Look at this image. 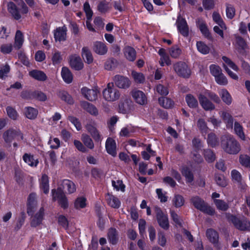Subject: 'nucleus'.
I'll return each instance as SVG.
<instances>
[{
  "instance_id": "nucleus-1",
  "label": "nucleus",
  "mask_w": 250,
  "mask_h": 250,
  "mask_svg": "<svg viewBox=\"0 0 250 250\" xmlns=\"http://www.w3.org/2000/svg\"><path fill=\"white\" fill-rule=\"evenodd\" d=\"M221 145L224 151L229 154H236L241 150L239 143L229 135L222 137Z\"/></svg>"
},
{
  "instance_id": "nucleus-2",
  "label": "nucleus",
  "mask_w": 250,
  "mask_h": 250,
  "mask_svg": "<svg viewBox=\"0 0 250 250\" xmlns=\"http://www.w3.org/2000/svg\"><path fill=\"white\" fill-rule=\"evenodd\" d=\"M104 99L109 102L117 100L120 96L119 90L114 86L113 83L107 84V87L103 91Z\"/></svg>"
},
{
  "instance_id": "nucleus-3",
  "label": "nucleus",
  "mask_w": 250,
  "mask_h": 250,
  "mask_svg": "<svg viewBox=\"0 0 250 250\" xmlns=\"http://www.w3.org/2000/svg\"><path fill=\"white\" fill-rule=\"evenodd\" d=\"M191 202L194 206L198 209L209 215H212L214 213V210L210 206H207L198 196H194L191 198Z\"/></svg>"
},
{
  "instance_id": "nucleus-4",
  "label": "nucleus",
  "mask_w": 250,
  "mask_h": 250,
  "mask_svg": "<svg viewBox=\"0 0 250 250\" xmlns=\"http://www.w3.org/2000/svg\"><path fill=\"white\" fill-rule=\"evenodd\" d=\"M3 138L7 143H11L13 140H22L23 135L21 131L17 128H9L3 134Z\"/></svg>"
},
{
  "instance_id": "nucleus-5",
  "label": "nucleus",
  "mask_w": 250,
  "mask_h": 250,
  "mask_svg": "<svg viewBox=\"0 0 250 250\" xmlns=\"http://www.w3.org/2000/svg\"><path fill=\"white\" fill-rule=\"evenodd\" d=\"M222 60L224 62L223 67L224 68L225 70L227 72L228 75L232 79L237 80L238 79V77L237 75L232 72L229 69V68H230L234 71L237 72L239 70V68L238 67V66L230 59L228 58L227 57L223 56L222 57Z\"/></svg>"
},
{
  "instance_id": "nucleus-6",
  "label": "nucleus",
  "mask_w": 250,
  "mask_h": 250,
  "mask_svg": "<svg viewBox=\"0 0 250 250\" xmlns=\"http://www.w3.org/2000/svg\"><path fill=\"white\" fill-rule=\"evenodd\" d=\"M52 194L53 199L55 201L57 200L62 208L64 209L68 208V200L61 188H58L57 190L53 189Z\"/></svg>"
},
{
  "instance_id": "nucleus-7",
  "label": "nucleus",
  "mask_w": 250,
  "mask_h": 250,
  "mask_svg": "<svg viewBox=\"0 0 250 250\" xmlns=\"http://www.w3.org/2000/svg\"><path fill=\"white\" fill-rule=\"evenodd\" d=\"M229 219L237 229L241 230H250V222L245 218L240 220L237 217L231 215Z\"/></svg>"
},
{
  "instance_id": "nucleus-8",
  "label": "nucleus",
  "mask_w": 250,
  "mask_h": 250,
  "mask_svg": "<svg viewBox=\"0 0 250 250\" xmlns=\"http://www.w3.org/2000/svg\"><path fill=\"white\" fill-rule=\"evenodd\" d=\"M155 212L159 226L164 229H167L169 226L167 215L164 213L162 209L157 207L155 208Z\"/></svg>"
},
{
  "instance_id": "nucleus-9",
  "label": "nucleus",
  "mask_w": 250,
  "mask_h": 250,
  "mask_svg": "<svg viewBox=\"0 0 250 250\" xmlns=\"http://www.w3.org/2000/svg\"><path fill=\"white\" fill-rule=\"evenodd\" d=\"M193 150L192 151V158L196 163H201L203 161L201 156L198 153V151L203 147L201 140L198 138H194L192 141Z\"/></svg>"
},
{
  "instance_id": "nucleus-10",
  "label": "nucleus",
  "mask_w": 250,
  "mask_h": 250,
  "mask_svg": "<svg viewBox=\"0 0 250 250\" xmlns=\"http://www.w3.org/2000/svg\"><path fill=\"white\" fill-rule=\"evenodd\" d=\"M174 69L179 76L188 78L190 75V71L187 64L183 62H178L174 64Z\"/></svg>"
},
{
  "instance_id": "nucleus-11",
  "label": "nucleus",
  "mask_w": 250,
  "mask_h": 250,
  "mask_svg": "<svg viewBox=\"0 0 250 250\" xmlns=\"http://www.w3.org/2000/svg\"><path fill=\"white\" fill-rule=\"evenodd\" d=\"M131 95L136 103L144 105L147 103V100L146 94L139 90L134 89L131 92Z\"/></svg>"
},
{
  "instance_id": "nucleus-12",
  "label": "nucleus",
  "mask_w": 250,
  "mask_h": 250,
  "mask_svg": "<svg viewBox=\"0 0 250 250\" xmlns=\"http://www.w3.org/2000/svg\"><path fill=\"white\" fill-rule=\"evenodd\" d=\"M199 103L202 107L206 110H212L215 109V105L206 97L202 91L198 95Z\"/></svg>"
},
{
  "instance_id": "nucleus-13",
  "label": "nucleus",
  "mask_w": 250,
  "mask_h": 250,
  "mask_svg": "<svg viewBox=\"0 0 250 250\" xmlns=\"http://www.w3.org/2000/svg\"><path fill=\"white\" fill-rule=\"evenodd\" d=\"M113 81L116 85L120 88H127L131 83L128 78L121 75H116Z\"/></svg>"
},
{
  "instance_id": "nucleus-14",
  "label": "nucleus",
  "mask_w": 250,
  "mask_h": 250,
  "mask_svg": "<svg viewBox=\"0 0 250 250\" xmlns=\"http://www.w3.org/2000/svg\"><path fill=\"white\" fill-rule=\"evenodd\" d=\"M176 24L179 32L183 36H187L188 34V28L186 20L179 17Z\"/></svg>"
},
{
  "instance_id": "nucleus-15",
  "label": "nucleus",
  "mask_w": 250,
  "mask_h": 250,
  "mask_svg": "<svg viewBox=\"0 0 250 250\" xmlns=\"http://www.w3.org/2000/svg\"><path fill=\"white\" fill-rule=\"evenodd\" d=\"M36 198V194L34 193L30 194L28 197L27 212L29 215L33 214L37 207Z\"/></svg>"
},
{
  "instance_id": "nucleus-16",
  "label": "nucleus",
  "mask_w": 250,
  "mask_h": 250,
  "mask_svg": "<svg viewBox=\"0 0 250 250\" xmlns=\"http://www.w3.org/2000/svg\"><path fill=\"white\" fill-rule=\"evenodd\" d=\"M69 63L71 67L76 70H81L83 67V64L81 58L76 55L70 57Z\"/></svg>"
},
{
  "instance_id": "nucleus-17",
  "label": "nucleus",
  "mask_w": 250,
  "mask_h": 250,
  "mask_svg": "<svg viewBox=\"0 0 250 250\" xmlns=\"http://www.w3.org/2000/svg\"><path fill=\"white\" fill-rule=\"evenodd\" d=\"M81 92L83 95L89 101L95 100L97 98L98 91L97 89L83 87L81 89Z\"/></svg>"
},
{
  "instance_id": "nucleus-18",
  "label": "nucleus",
  "mask_w": 250,
  "mask_h": 250,
  "mask_svg": "<svg viewBox=\"0 0 250 250\" xmlns=\"http://www.w3.org/2000/svg\"><path fill=\"white\" fill-rule=\"evenodd\" d=\"M132 102L129 99L122 100L119 104V111L123 114H126L131 110Z\"/></svg>"
},
{
  "instance_id": "nucleus-19",
  "label": "nucleus",
  "mask_w": 250,
  "mask_h": 250,
  "mask_svg": "<svg viewBox=\"0 0 250 250\" xmlns=\"http://www.w3.org/2000/svg\"><path fill=\"white\" fill-rule=\"evenodd\" d=\"M44 211V208H41L32 217L31 222V225L32 227H36L42 223L43 219Z\"/></svg>"
},
{
  "instance_id": "nucleus-20",
  "label": "nucleus",
  "mask_w": 250,
  "mask_h": 250,
  "mask_svg": "<svg viewBox=\"0 0 250 250\" xmlns=\"http://www.w3.org/2000/svg\"><path fill=\"white\" fill-rule=\"evenodd\" d=\"M74 208L78 210L84 208L87 205V200L84 195H79L74 201Z\"/></svg>"
},
{
  "instance_id": "nucleus-21",
  "label": "nucleus",
  "mask_w": 250,
  "mask_h": 250,
  "mask_svg": "<svg viewBox=\"0 0 250 250\" xmlns=\"http://www.w3.org/2000/svg\"><path fill=\"white\" fill-rule=\"evenodd\" d=\"M105 148L108 154L113 157L116 156V144L114 140L111 138H108L106 141Z\"/></svg>"
},
{
  "instance_id": "nucleus-22",
  "label": "nucleus",
  "mask_w": 250,
  "mask_h": 250,
  "mask_svg": "<svg viewBox=\"0 0 250 250\" xmlns=\"http://www.w3.org/2000/svg\"><path fill=\"white\" fill-rule=\"evenodd\" d=\"M93 51L97 54L104 55L107 52L106 45L103 42L97 41L93 44Z\"/></svg>"
},
{
  "instance_id": "nucleus-23",
  "label": "nucleus",
  "mask_w": 250,
  "mask_h": 250,
  "mask_svg": "<svg viewBox=\"0 0 250 250\" xmlns=\"http://www.w3.org/2000/svg\"><path fill=\"white\" fill-rule=\"evenodd\" d=\"M67 29L65 26L59 27L54 31V36L56 41H64L66 37Z\"/></svg>"
},
{
  "instance_id": "nucleus-24",
  "label": "nucleus",
  "mask_w": 250,
  "mask_h": 250,
  "mask_svg": "<svg viewBox=\"0 0 250 250\" xmlns=\"http://www.w3.org/2000/svg\"><path fill=\"white\" fill-rule=\"evenodd\" d=\"M160 56L159 63L161 66H164L165 65H169L171 64V61L168 55L167 54L165 49L161 48L158 52Z\"/></svg>"
},
{
  "instance_id": "nucleus-25",
  "label": "nucleus",
  "mask_w": 250,
  "mask_h": 250,
  "mask_svg": "<svg viewBox=\"0 0 250 250\" xmlns=\"http://www.w3.org/2000/svg\"><path fill=\"white\" fill-rule=\"evenodd\" d=\"M29 75L33 79L39 81L44 82L47 79L46 74L41 70H33L29 72Z\"/></svg>"
},
{
  "instance_id": "nucleus-26",
  "label": "nucleus",
  "mask_w": 250,
  "mask_h": 250,
  "mask_svg": "<svg viewBox=\"0 0 250 250\" xmlns=\"http://www.w3.org/2000/svg\"><path fill=\"white\" fill-rule=\"evenodd\" d=\"M106 199L109 206L115 208L120 207L121 202L119 199L115 196L108 193L106 196Z\"/></svg>"
},
{
  "instance_id": "nucleus-27",
  "label": "nucleus",
  "mask_w": 250,
  "mask_h": 250,
  "mask_svg": "<svg viewBox=\"0 0 250 250\" xmlns=\"http://www.w3.org/2000/svg\"><path fill=\"white\" fill-rule=\"evenodd\" d=\"M7 9L15 19L18 20L21 18V15L16 5L13 2H10L7 4Z\"/></svg>"
},
{
  "instance_id": "nucleus-28",
  "label": "nucleus",
  "mask_w": 250,
  "mask_h": 250,
  "mask_svg": "<svg viewBox=\"0 0 250 250\" xmlns=\"http://www.w3.org/2000/svg\"><path fill=\"white\" fill-rule=\"evenodd\" d=\"M81 105L84 110L87 111L90 114L94 116H96L98 114V111L96 107L87 102H82L81 103Z\"/></svg>"
},
{
  "instance_id": "nucleus-29",
  "label": "nucleus",
  "mask_w": 250,
  "mask_h": 250,
  "mask_svg": "<svg viewBox=\"0 0 250 250\" xmlns=\"http://www.w3.org/2000/svg\"><path fill=\"white\" fill-rule=\"evenodd\" d=\"M196 23L202 34L206 37H209L210 33L205 21L201 19H199Z\"/></svg>"
},
{
  "instance_id": "nucleus-30",
  "label": "nucleus",
  "mask_w": 250,
  "mask_h": 250,
  "mask_svg": "<svg viewBox=\"0 0 250 250\" xmlns=\"http://www.w3.org/2000/svg\"><path fill=\"white\" fill-rule=\"evenodd\" d=\"M61 76L64 82L67 83H70L73 81V75L70 70L65 67L62 69Z\"/></svg>"
},
{
  "instance_id": "nucleus-31",
  "label": "nucleus",
  "mask_w": 250,
  "mask_h": 250,
  "mask_svg": "<svg viewBox=\"0 0 250 250\" xmlns=\"http://www.w3.org/2000/svg\"><path fill=\"white\" fill-rule=\"evenodd\" d=\"M23 160L25 163L32 167H36L39 163L38 159L35 158L33 155L25 153L23 156Z\"/></svg>"
},
{
  "instance_id": "nucleus-32",
  "label": "nucleus",
  "mask_w": 250,
  "mask_h": 250,
  "mask_svg": "<svg viewBox=\"0 0 250 250\" xmlns=\"http://www.w3.org/2000/svg\"><path fill=\"white\" fill-rule=\"evenodd\" d=\"M57 95L62 100L64 101L68 104H72L74 103V100L71 96L65 91H59L57 92Z\"/></svg>"
},
{
  "instance_id": "nucleus-33",
  "label": "nucleus",
  "mask_w": 250,
  "mask_h": 250,
  "mask_svg": "<svg viewBox=\"0 0 250 250\" xmlns=\"http://www.w3.org/2000/svg\"><path fill=\"white\" fill-rule=\"evenodd\" d=\"M111 8L109 3L105 0H102L99 2L97 9L102 14H105L108 12Z\"/></svg>"
},
{
  "instance_id": "nucleus-34",
  "label": "nucleus",
  "mask_w": 250,
  "mask_h": 250,
  "mask_svg": "<svg viewBox=\"0 0 250 250\" xmlns=\"http://www.w3.org/2000/svg\"><path fill=\"white\" fill-rule=\"evenodd\" d=\"M62 186L63 188L65 189L69 194L73 193L76 190L75 184L69 180H63L62 182Z\"/></svg>"
},
{
  "instance_id": "nucleus-35",
  "label": "nucleus",
  "mask_w": 250,
  "mask_h": 250,
  "mask_svg": "<svg viewBox=\"0 0 250 250\" xmlns=\"http://www.w3.org/2000/svg\"><path fill=\"white\" fill-rule=\"evenodd\" d=\"M182 175L185 177L187 183H191L193 180V174L190 169L186 166H183L180 169Z\"/></svg>"
},
{
  "instance_id": "nucleus-36",
  "label": "nucleus",
  "mask_w": 250,
  "mask_h": 250,
  "mask_svg": "<svg viewBox=\"0 0 250 250\" xmlns=\"http://www.w3.org/2000/svg\"><path fill=\"white\" fill-rule=\"evenodd\" d=\"M40 188L45 194L49 192V186L48 177L46 174H43L40 180Z\"/></svg>"
},
{
  "instance_id": "nucleus-37",
  "label": "nucleus",
  "mask_w": 250,
  "mask_h": 250,
  "mask_svg": "<svg viewBox=\"0 0 250 250\" xmlns=\"http://www.w3.org/2000/svg\"><path fill=\"white\" fill-rule=\"evenodd\" d=\"M82 56L86 63L89 64L93 62V56L88 47H84L82 48Z\"/></svg>"
},
{
  "instance_id": "nucleus-38",
  "label": "nucleus",
  "mask_w": 250,
  "mask_h": 250,
  "mask_svg": "<svg viewBox=\"0 0 250 250\" xmlns=\"http://www.w3.org/2000/svg\"><path fill=\"white\" fill-rule=\"evenodd\" d=\"M219 94L222 101L226 104L229 105L231 104L232 97L228 90L225 89H222L219 91Z\"/></svg>"
},
{
  "instance_id": "nucleus-39",
  "label": "nucleus",
  "mask_w": 250,
  "mask_h": 250,
  "mask_svg": "<svg viewBox=\"0 0 250 250\" xmlns=\"http://www.w3.org/2000/svg\"><path fill=\"white\" fill-rule=\"evenodd\" d=\"M124 54L126 58L129 61H134L136 58V51L134 48L127 46L124 49Z\"/></svg>"
},
{
  "instance_id": "nucleus-40",
  "label": "nucleus",
  "mask_w": 250,
  "mask_h": 250,
  "mask_svg": "<svg viewBox=\"0 0 250 250\" xmlns=\"http://www.w3.org/2000/svg\"><path fill=\"white\" fill-rule=\"evenodd\" d=\"M206 235L208 239L213 244L216 243L219 239V236L217 232L213 229H207Z\"/></svg>"
},
{
  "instance_id": "nucleus-41",
  "label": "nucleus",
  "mask_w": 250,
  "mask_h": 250,
  "mask_svg": "<svg viewBox=\"0 0 250 250\" xmlns=\"http://www.w3.org/2000/svg\"><path fill=\"white\" fill-rule=\"evenodd\" d=\"M23 41V36L22 33L20 30H18L15 35L14 43L15 48L18 49H20L22 46Z\"/></svg>"
},
{
  "instance_id": "nucleus-42",
  "label": "nucleus",
  "mask_w": 250,
  "mask_h": 250,
  "mask_svg": "<svg viewBox=\"0 0 250 250\" xmlns=\"http://www.w3.org/2000/svg\"><path fill=\"white\" fill-rule=\"evenodd\" d=\"M220 117L226 123L227 126H231L233 123V118L231 115L226 111H221L219 112Z\"/></svg>"
},
{
  "instance_id": "nucleus-43",
  "label": "nucleus",
  "mask_w": 250,
  "mask_h": 250,
  "mask_svg": "<svg viewBox=\"0 0 250 250\" xmlns=\"http://www.w3.org/2000/svg\"><path fill=\"white\" fill-rule=\"evenodd\" d=\"M134 132V127L129 125L123 127L119 133V135L122 137H128Z\"/></svg>"
},
{
  "instance_id": "nucleus-44",
  "label": "nucleus",
  "mask_w": 250,
  "mask_h": 250,
  "mask_svg": "<svg viewBox=\"0 0 250 250\" xmlns=\"http://www.w3.org/2000/svg\"><path fill=\"white\" fill-rule=\"evenodd\" d=\"M86 129L91 134L93 139L96 141L101 140V136L98 130L95 127L93 126L90 124L87 125Z\"/></svg>"
},
{
  "instance_id": "nucleus-45",
  "label": "nucleus",
  "mask_w": 250,
  "mask_h": 250,
  "mask_svg": "<svg viewBox=\"0 0 250 250\" xmlns=\"http://www.w3.org/2000/svg\"><path fill=\"white\" fill-rule=\"evenodd\" d=\"M212 19L221 28L227 29L226 26L219 13L214 12L212 13Z\"/></svg>"
},
{
  "instance_id": "nucleus-46",
  "label": "nucleus",
  "mask_w": 250,
  "mask_h": 250,
  "mask_svg": "<svg viewBox=\"0 0 250 250\" xmlns=\"http://www.w3.org/2000/svg\"><path fill=\"white\" fill-rule=\"evenodd\" d=\"M24 113L27 118L34 119L37 116L38 111L33 107H27L25 108Z\"/></svg>"
},
{
  "instance_id": "nucleus-47",
  "label": "nucleus",
  "mask_w": 250,
  "mask_h": 250,
  "mask_svg": "<svg viewBox=\"0 0 250 250\" xmlns=\"http://www.w3.org/2000/svg\"><path fill=\"white\" fill-rule=\"evenodd\" d=\"M186 101L188 106L191 108H195L198 106V103L196 99L191 94H188L186 96Z\"/></svg>"
},
{
  "instance_id": "nucleus-48",
  "label": "nucleus",
  "mask_w": 250,
  "mask_h": 250,
  "mask_svg": "<svg viewBox=\"0 0 250 250\" xmlns=\"http://www.w3.org/2000/svg\"><path fill=\"white\" fill-rule=\"evenodd\" d=\"M131 76L134 81L138 83H143L145 81V77L144 74L141 72H138L135 71H132Z\"/></svg>"
},
{
  "instance_id": "nucleus-49",
  "label": "nucleus",
  "mask_w": 250,
  "mask_h": 250,
  "mask_svg": "<svg viewBox=\"0 0 250 250\" xmlns=\"http://www.w3.org/2000/svg\"><path fill=\"white\" fill-rule=\"evenodd\" d=\"M158 101L159 104L165 108H170L173 105V101L167 97H161Z\"/></svg>"
},
{
  "instance_id": "nucleus-50",
  "label": "nucleus",
  "mask_w": 250,
  "mask_h": 250,
  "mask_svg": "<svg viewBox=\"0 0 250 250\" xmlns=\"http://www.w3.org/2000/svg\"><path fill=\"white\" fill-rule=\"evenodd\" d=\"M234 130L235 133L238 135L241 139L245 140V136L243 131L242 125L238 122H235L234 125Z\"/></svg>"
},
{
  "instance_id": "nucleus-51",
  "label": "nucleus",
  "mask_w": 250,
  "mask_h": 250,
  "mask_svg": "<svg viewBox=\"0 0 250 250\" xmlns=\"http://www.w3.org/2000/svg\"><path fill=\"white\" fill-rule=\"evenodd\" d=\"M108 238L110 243L115 244L117 242V232L115 229L111 228L108 232Z\"/></svg>"
},
{
  "instance_id": "nucleus-52",
  "label": "nucleus",
  "mask_w": 250,
  "mask_h": 250,
  "mask_svg": "<svg viewBox=\"0 0 250 250\" xmlns=\"http://www.w3.org/2000/svg\"><path fill=\"white\" fill-rule=\"evenodd\" d=\"M185 200L182 195H175L172 199V204L176 208H179L184 205Z\"/></svg>"
},
{
  "instance_id": "nucleus-53",
  "label": "nucleus",
  "mask_w": 250,
  "mask_h": 250,
  "mask_svg": "<svg viewBox=\"0 0 250 250\" xmlns=\"http://www.w3.org/2000/svg\"><path fill=\"white\" fill-rule=\"evenodd\" d=\"M236 45L240 53H243L247 48V44L245 41L241 37H237L236 39Z\"/></svg>"
},
{
  "instance_id": "nucleus-54",
  "label": "nucleus",
  "mask_w": 250,
  "mask_h": 250,
  "mask_svg": "<svg viewBox=\"0 0 250 250\" xmlns=\"http://www.w3.org/2000/svg\"><path fill=\"white\" fill-rule=\"evenodd\" d=\"M196 46L198 51L202 54H207L209 52V47L202 42H197Z\"/></svg>"
},
{
  "instance_id": "nucleus-55",
  "label": "nucleus",
  "mask_w": 250,
  "mask_h": 250,
  "mask_svg": "<svg viewBox=\"0 0 250 250\" xmlns=\"http://www.w3.org/2000/svg\"><path fill=\"white\" fill-rule=\"evenodd\" d=\"M82 140L84 145L90 149L94 148V145L93 141L90 137L86 134H83L82 136Z\"/></svg>"
},
{
  "instance_id": "nucleus-56",
  "label": "nucleus",
  "mask_w": 250,
  "mask_h": 250,
  "mask_svg": "<svg viewBox=\"0 0 250 250\" xmlns=\"http://www.w3.org/2000/svg\"><path fill=\"white\" fill-rule=\"evenodd\" d=\"M214 203L215 204L217 208L219 210L226 211L229 208V205L222 200L214 199Z\"/></svg>"
},
{
  "instance_id": "nucleus-57",
  "label": "nucleus",
  "mask_w": 250,
  "mask_h": 250,
  "mask_svg": "<svg viewBox=\"0 0 250 250\" xmlns=\"http://www.w3.org/2000/svg\"><path fill=\"white\" fill-rule=\"evenodd\" d=\"M207 142L209 146L213 147L217 145L218 141L216 135L213 133H209L207 139Z\"/></svg>"
},
{
  "instance_id": "nucleus-58",
  "label": "nucleus",
  "mask_w": 250,
  "mask_h": 250,
  "mask_svg": "<svg viewBox=\"0 0 250 250\" xmlns=\"http://www.w3.org/2000/svg\"><path fill=\"white\" fill-rule=\"evenodd\" d=\"M13 49L12 43H4L0 46V51L3 54L10 53Z\"/></svg>"
},
{
  "instance_id": "nucleus-59",
  "label": "nucleus",
  "mask_w": 250,
  "mask_h": 250,
  "mask_svg": "<svg viewBox=\"0 0 250 250\" xmlns=\"http://www.w3.org/2000/svg\"><path fill=\"white\" fill-rule=\"evenodd\" d=\"M204 157L208 163H211L215 159V154L210 149H206L204 151Z\"/></svg>"
},
{
  "instance_id": "nucleus-60",
  "label": "nucleus",
  "mask_w": 250,
  "mask_h": 250,
  "mask_svg": "<svg viewBox=\"0 0 250 250\" xmlns=\"http://www.w3.org/2000/svg\"><path fill=\"white\" fill-rule=\"evenodd\" d=\"M6 112L8 117L13 120L18 119L19 115L16 110L11 106H8L6 108Z\"/></svg>"
},
{
  "instance_id": "nucleus-61",
  "label": "nucleus",
  "mask_w": 250,
  "mask_h": 250,
  "mask_svg": "<svg viewBox=\"0 0 250 250\" xmlns=\"http://www.w3.org/2000/svg\"><path fill=\"white\" fill-rule=\"evenodd\" d=\"M197 126L201 131L202 134H206L208 128L207 126L205 121L202 119H200L197 122Z\"/></svg>"
},
{
  "instance_id": "nucleus-62",
  "label": "nucleus",
  "mask_w": 250,
  "mask_h": 250,
  "mask_svg": "<svg viewBox=\"0 0 250 250\" xmlns=\"http://www.w3.org/2000/svg\"><path fill=\"white\" fill-rule=\"evenodd\" d=\"M211 74L215 78L222 73L221 68L215 64H211L209 66Z\"/></svg>"
},
{
  "instance_id": "nucleus-63",
  "label": "nucleus",
  "mask_w": 250,
  "mask_h": 250,
  "mask_svg": "<svg viewBox=\"0 0 250 250\" xmlns=\"http://www.w3.org/2000/svg\"><path fill=\"white\" fill-rule=\"evenodd\" d=\"M48 144L52 149H57L60 146V141L57 138L50 137Z\"/></svg>"
},
{
  "instance_id": "nucleus-64",
  "label": "nucleus",
  "mask_w": 250,
  "mask_h": 250,
  "mask_svg": "<svg viewBox=\"0 0 250 250\" xmlns=\"http://www.w3.org/2000/svg\"><path fill=\"white\" fill-rule=\"evenodd\" d=\"M239 161L242 165L250 168V157L249 156L241 155L239 157Z\"/></svg>"
}]
</instances>
